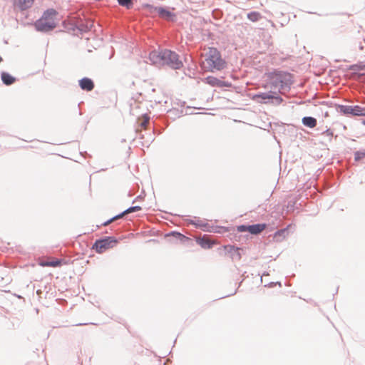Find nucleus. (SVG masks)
<instances>
[{"instance_id":"1","label":"nucleus","mask_w":365,"mask_h":365,"mask_svg":"<svg viewBox=\"0 0 365 365\" xmlns=\"http://www.w3.org/2000/svg\"><path fill=\"white\" fill-rule=\"evenodd\" d=\"M150 59L154 64L168 65L175 69H179L182 66L178 55L170 50L153 51L150 53Z\"/></svg>"},{"instance_id":"2","label":"nucleus","mask_w":365,"mask_h":365,"mask_svg":"<svg viewBox=\"0 0 365 365\" xmlns=\"http://www.w3.org/2000/svg\"><path fill=\"white\" fill-rule=\"evenodd\" d=\"M203 68L211 72L221 71L227 66L226 61L222 58L220 52L215 48L210 47L205 53L202 62Z\"/></svg>"},{"instance_id":"3","label":"nucleus","mask_w":365,"mask_h":365,"mask_svg":"<svg viewBox=\"0 0 365 365\" xmlns=\"http://www.w3.org/2000/svg\"><path fill=\"white\" fill-rule=\"evenodd\" d=\"M56 14V11L52 9L45 11L43 16L35 24L36 29L40 31H48L54 29L56 26L55 21Z\"/></svg>"},{"instance_id":"4","label":"nucleus","mask_w":365,"mask_h":365,"mask_svg":"<svg viewBox=\"0 0 365 365\" xmlns=\"http://www.w3.org/2000/svg\"><path fill=\"white\" fill-rule=\"evenodd\" d=\"M118 243V240L115 237H108L102 240H96L93 245V249L96 252L101 254L107 250L113 247Z\"/></svg>"},{"instance_id":"5","label":"nucleus","mask_w":365,"mask_h":365,"mask_svg":"<svg viewBox=\"0 0 365 365\" xmlns=\"http://www.w3.org/2000/svg\"><path fill=\"white\" fill-rule=\"evenodd\" d=\"M340 111L346 115L365 116V107L360 106H341Z\"/></svg>"},{"instance_id":"6","label":"nucleus","mask_w":365,"mask_h":365,"mask_svg":"<svg viewBox=\"0 0 365 365\" xmlns=\"http://www.w3.org/2000/svg\"><path fill=\"white\" fill-rule=\"evenodd\" d=\"M267 228L265 223L255 224L252 225H240L237 227V231L243 232H248L252 235H259Z\"/></svg>"},{"instance_id":"7","label":"nucleus","mask_w":365,"mask_h":365,"mask_svg":"<svg viewBox=\"0 0 365 365\" xmlns=\"http://www.w3.org/2000/svg\"><path fill=\"white\" fill-rule=\"evenodd\" d=\"M222 250L226 255H229L232 260L239 261L242 258V248L235 247L232 245H225L222 247Z\"/></svg>"},{"instance_id":"8","label":"nucleus","mask_w":365,"mask_h":365,"mask_svg":"<svg viewBox=\"0 0 365 365\" xmlns=\"http://www.w3.org/2000/svg\"><path fill=\"white\" fill-rule=\"evenodd\" d=\"M205 83L212 86L217 87H230L231 83L227 81H222L214 76H208L205 80Z\"/></svg>"},{"instance_id":"9","label":"nucleus","mask_w":365,"mask_h":365,"mask_svg":"<svg viewBox=\"0 0 365 365\" xmlns=\"http://www.w3.org/2000/svg\"><path fill=\"white\" fill-rule=\"evenodd\" d=\"M140 210H141V207L140 206L131 207L127 209L126 210H125L124 212H123L122 213H120V214H119V215L112 217L109 220L105 222L104 223H103V226H107V225H110L111 222H114L115 220L123 217L126 214H129V213H131V212H133L139 211Z\"/></svg>"},{"instance_id":"10","label":"nucleus","mask_w":365,"mask_h":365,"mask_svg":"<svg viewBox=\"0 0 365 365\" xmlns=\"http://www.w3.org/2000/svg\"><path fill=\"white\" fill-rule=\"evenodd\" d=\"M79 86L82 90L91 91L94 88L93 81L88 78H83L79 81Z\"/></svg>"},{"instance_id":"11","label":"nucleus","mask_w":365,"mask_h":365,"mask_svg":"<svg viewBox=\"0 0 365 365\" xmlns=\"http://www.w3.org/2000/svg\"><path fill=\"white\" fill-rule=\"evenodd\" d=\"M273 98V96L267 93H262L259 94H256L252 96V99L257 103H264L266 100H269Z\"/></svg>"},{"instance_id":"12","label":"nucleus","mask_w":365,"mask_h":365,"mask_svg":"<svg viewBox=\"0 0 365 365\" xmlns=\"http://www.w3.org/2000/svg\"><path fill=\"white\" fill-rule=\"evenodd\" d=\"M14 2L21 10H24L32 6L34 0H14Z\"/></svg>"},{"instance_id":"13","label":"nucleus","mask_w":365,"mask_h":365,"mask_svg":"<svg viewBox=\"0 0 365 365\" xmlns=\"http://www.w3.org/2000/svg\"><path fill=\"white\" fill-rule=\"evenodd\" d=\"M39 264L42 267H56L61 265V262L59 259H48L45 261H41Z\"/></svg>"},{"instance_id":"14","label":"nucleus","mask_w":365,"mask_h":365,"mask_svg":"<svg viewBox=\"0 0 365 365\" xmlns=\"http://www.w3.org/2000/svg\"><path fill=\"white\" fill-rule=\"evenodd\" d=\"M197 243L204 249H210L215 244L209 238L202 237L197 240Z\"/></svg>"},{"instance_id":"15","label":"nucleus","mask_w":365,"mask_h":365,"mask_svg":"<svg viewBox=\"0 0 365 365\" xmlns=\"http://www.w3.org/2000/svg\"><path fill=\"white\" fill-rule=\"evenodd\" d=\"M1 80L7 86L11 85L16 81L14 77L6 72L1 73Z\"/></svg>"},{"instance_id":"16","label":"nucleus","mask_w":365,"mask_h":365,"mask_svg":"<svg viewBox=\"0 0 365 365\" xmlns=\"http://www.w3.org/2000/svg\"><path fill=\"white\" fill-rule=\"evenodd\" d=\"M302 123L310 128H313L317 125V120L313 117H304Z\"/></svg>"},{"instance_id":"17","label":"nucleus","mask_w":365,"mask_h":365,"mask_svg":"<svg viewBox=\"0 0 365 365\" xmlns=\"http://www.w3.org/2000/svg\"><path fill=\"white\" fill-rule=\"evenodd\" d=\"M157 11L161 17L166 19H170L172 18V16H173L170 11H167L165 9L161 8V7L158 8Z\"/></svg>"},{"instance_id":"18","label":"nucleus","mask_w":365,"mask_h":365,"mask_svg":"<svg viewBox=\"0 0 365 365\" xmlns=\"http://www.w3.org/2000/svg\"><path fill=\"white\" fill-rule=\"evenodd\" d=\"M261 17V14L257 11H253L247 14V18L253 22L257 21Z\"/></svg>"},{"instance_id":"19","label":"nucleus","mask_w":365,"mask_h":365,"mask_svg":"<svg viewBox=\"0 0 365 365\" xmlns=\"http://www.w3.org/2000/svg\"><path fill=\"white\" fill-rule=\"evenodd\" d=\"M118 2L120 6H125L127 9H130L133 6L131 0H118Z\"/></svg>"},{"instance_id":"20","label":"nucleus","mask_w":365,"mask_h":365,"mask_svg":"<svg viewBox=\"0 0 365 365\" xmlns=\"http://www.w3.org/2000/svg\"><path fill=\"white\" fill-rule=\"evenodd\" d=\"M148 123V119H145V120H144L142 122L141 125H142L143 127H145V126H146V125H147Z\"/></svg>"},{"instance_id":"21","label":"nucleus","mask_w":365,"mask_h":365,"mask_svg":"<svg viewBox=\"0 0 365 365\" xmlns=\"http://www.w3.org/2000/svg\"><path fill=\"white\" fill-rule=\"evenodd\" d=\"M2 61V58L0 56V63Z\"/></svg>"},{"instance_id":"22","label":"nucleus","mask_w":365,"mask_h":365,"mask_svg":"<svg viewBox=\"0 0 365 365\" xmlns=\"http://www.w3.org/2000/svg\"><path fill=\"white\" fill-rule=\"evenodd\" d=\"M364 123L365 124V121L364 122Z\"/></svg>"}]
</instances>
